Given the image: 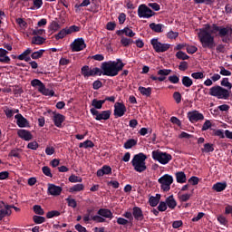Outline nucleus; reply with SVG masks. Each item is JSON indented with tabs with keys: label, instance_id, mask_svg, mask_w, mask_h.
Segmentation results:
<instances>
[{
	"label": "nucleus",
	"instance_id": "10",
	"mask_svg": "<svg viewBox=\"0 0 232 232\" xmlns=\"http://www.w3.org/2000/svg\"><path fill=\"white\" fill-rule=\"evenodd\" d=\"M138 15L143 19H150L155 15V12L150 9L146 5H140L138 8Z\"/></svg>",
	"mask_w": 232,
	"mask_h": 232
},
{
	"label": "nucleus",
	"instance_id": "16",
	"mask_svg": "<svg viewBox=\"0 0 232 232\" xmlns=\"http://www.w3.org/2000/svg\"><path fill=\"white\" fill-rule=\"evenodd\" d=\"M14 119L16 120V124L19 128H27V126L30 125V122H28V120L22 116V114H16L14 116Z\"/></svg>",
	"mask_w": 232,
	"mask_h": 232
},
{
	"label": "nucleus",
	"instance_id": "7",
	"mask_svg": "<svg viewBox=\"0 0 232 232\" xmlns=\"http://www.w3.org/2000/svg\"><path fill=\"white\" fill-rule=\"evenodd\" d=\"M150 44L152 45L153 50L157 53H164V52H168V50H169V48H171V44H162L159 41L158 38L151 39Z\"/></svg>",
	"mask_w": 232,
	"mask_h": 232
},
{
	"label": "nucleus",
	"instance_id": "64",
	"mask_svg": "<svg viewBox=\"0 0 232 232\" xmlns=\"http://www.w3.org/2000/svg\"><path fill=\"white\" fill-rule=\"evenodd\" d=\"M191 77L193 79H204V72H193L191 74Z\"/></svg>",
	"mask_w": 232,
	"mask_h": 232
},
{
	"label": "nucleus",
	"instance_id": "50",
	"mask_svg": "<svg viewBox=\"0 0 232 232\" xmlns=\"http://www.w3.org/2000/svg\"><path fill=\"white\" fill-rule=\"evenodd\" d=\"M131 43H133V40H131L130 38H126L122 36L121 39V44H122V46H130Z\"/></svg>",
	"mask_w": 232,
	"mask_h": 232
},
{
	"label": "nucleus",
	"instance_id": "1",
	"mask_svg": "<svg viewBox=\"0 0 232 232\" xmlns=\"http://www.w3.org/2000/svg\"><path fill=\"white\" fill-rule=\"evenodd\" d=\"M217 32H219V37H226V35L231 32V28L220 27L215 24H213L212 26L209 25V24H205L204 28L199 29L198 34V37L202 45V48L215 50L217 43H215V36L211 34H217Z\"/></svg>",
	"mask_w": 232,
	"mask_h": 232
},
{
	"label": "nucleus",
	"instance_id": "41",
	"mask_svg": "<svg viewBox=\"0 0 232 232\" xmlns=\"http://www.w3.org/2000/svg\"><path fill=\"white\" fill-rule=\"evenodd\" d=\"M93 146H95V144H93V142L90 140H87L82 143L79 144V148H93Z\"/></svg>",
	"mask_w": 232,
	"mask_h": 232
},
{
	"label": "nucleus",
	"instance_id": "38",
	"mask_svg": "<svg viewBox=\"0 0 232 232\" xmlns=\"http://www.w3.org/2000/svg\"><path fill=\"white\" fill-rule=\"evenodd\" d=\"M44 41H46V38L41 37V36H34L32 39V44H44Z\"/></svg>",
	"mask_w": 232,
	"mask_h": 232
},
{
	"label": "nucleus",
	"instance_id": "39",
	"mask_svg": "<svg viewBox=\"0 0 232 232\" xmlns=\"http://www.w3.org/2000/svg\"><path fill=\"white\" fill-rule=\"evenodd\" d=\"M121 34H124L127 37H135V33L130 27H125L121 31H119Z\"/></svg>",
	"mask_w": 232,
	"mask_h": 232
},
{
	"label": "nucleus",
	"instance_id": "6",
	"mask_svg": "<svg viewBox=\"0 0 232 232\" xmlns=\"http://www.w3.org/2000/svg\"><path fill=\"white\" fill-rule=\"evenodd\" d=\"M209 95L217 97V99H228L229 91L220 85L213 86L209 89Z\"/></svg>",
	"mask_w": 232,
	"mask_h": 232
},
{
	"label": "nucleus",
	"instance_id": "31",
	"mask_svg": "<svg viewBox=\"0 0 232 232\" xmlns=\"http://www.w3.org/2000/svg\"><path fill=\"white\" fill-rule=\"evenodd\" d=\"M176 180L179 184H185L187 179H186V173L183 171H179L176 173Z\"/></svg>",
	"mask_w": 232,
	"mask_h": 232
},
{
	"label": "nucleus",
	"instance_id": "48",
	"mask_svg": "<svg viewBox=\"0 0 232 232\" xmlns=\"http://www.w3.org/2000/svg\"><path fill=\"white\" fill-rule=\"evenodd\" d=\"M33 209L36 215H44V209L40 205H34Z\"/></svg>",
	"mask_w": 232,
	"mask_h": 232
},
{
	"label": "nucleus",
	"instance_id": "13",
	"mask_svg": "<svg viewBox=\"0 0 232 232\" xmlns=\"http://www.w3.org/2000/svg\"><path fill=\"white\" fill-rule=\"evenodd\" d=\"M12 215V207L5 205V202H0V220H3L5 217Z\"/></svg>",
	"mask_w": 232,
	"mask_h": 232
},
{
	"label": "nucleus",
	"instance_id": "40",
	"mask_svg": "<svg viewBox=\"0 0 232 232\" xmlns=\"http://www.w3.org/2000/svg\"><path fill=\"white\" fill-rule=\"evenodd\" d=\"M44 53V49H41L39 51L32 53L31 58L34 59V60L41 59V57H43Z\"/></svg>",
	"mask_w": 232,
	"mask_h": 232
},
{
	"label": "nucleus",
	"instance_id": "61",
	"mask_svg": "<svg viewBox=\"0 0 232 232\" xmlns=\"http://www.w3.org/2000/svg\"><path fill=\"white\" fill-rule=\"evenodd\" d=\"M93 90H99L100 88H102V82L100 80H96L92 83Z\"/></svg>",
	"mask_w": 232,
	"mask_h": 232
},
{
	"label": "nucleus",
	"instance_id": "14",
	"mask_svg": "<svg viewBox=\"0 0 232 232\" xmlns=\"http://www.w3.org/2000/svg\"><path fill=\"white\" fill-rule=\"evenodd\" d=\"M47 193L48 195H52V197H59L63 193V187L56 186L55 184H48Z\"/></svg>",
	"mask_w": 232,
	"mask_h": 232
},
{
	"label": "nucleus",
	"instance_id": "11",
	"mask_svg": "<svg viewBox=\"0 0 232 232\" xmlns=\"http://www.w3.org/2000/svg\"><path fill=\"white\" fill-rule=\"evenodd\" d=\"M86 48V43L82 38H77L71 44L72 52H81Z\"/></svg>",
	"mask_w": 232,
	"mask_h": 232
},
{
	"label": "nucleus",
	"instance_id": "18",
	"mask_svg": "<svg viewBox=\"0 0 232 232\" xmlns=\"http://www.w3.org/2000/svg\"><path fill=\"white\" fill-rule=\"evenodd\" d=\"M53 121L54 126H56V128H62L63 123L65 121V117H64V115H63L61 113H57V114L53 115Z\"/></svg>",
	"mask_w": 232,
	"mask_h": 232
},
{
	"label": "nucleus",
	"instance_id": "2",
	"mask_svg": "<svg viewBox=\"0 0 232 232\" xmlns=\"http://www.w3.org/2000/svg\"><path fill=\"white\" fill-rule=\"evenodd\" d=\"M125 64L122 60L117 59V61L103 62L101 66L102 75H106L107 77H117L119 72H121Z\"/></svg>",
	"mask_w": 232,
	"mask_h": 232
},
{
	"label": "nucleus",
	"instance_id": "12",
	"mask_svg": "<svg viewBox=\"0 0 232 232\" xmlns=\"http://www.w3.org/2000/svg\"><path fill=\"white\" fill-rule=\"evenodd\" d=\"M187 117L189 122H198V121H204V114L198 111H191L187 113Z\"/></svg>",
	"mask_w": 232,
	"mask_h": 232
},
{
	"label": "nucleus",
	"instance_id": "58",
	"mask_svg": "<svg viewBox=\"0 0 232 232\" xmlns=\"http://www.w3.org/2000/svg\"><path fill=\"white\" fill-rule=\"evenodd\" d=\"M179 198L180 202H188V200H189V198H191V194L179 195Z\"/></svg>",
	"mask_w": 232,
	"mask_h": 232
},
{
	"label": "nucleus",
	"instance_id": "33",
	"mask_svg": "<svg viewBox=\"0 0 232 232\" xmlns=\"http://www.w3.org/2000/svg\"><path fill=\"white\" fill-rule=\"evenodd\" d=\"M138 90L141 93V95H144L145 97H150V95H151V87L146 88L143 86H140Z\"/></svg>",
	"mask_w": 232,
	"mask_h": 232
},
{
	"label": "nucleus",
	"instance_id": "36",
	"mask_svg": "<svg viewBox=\"0 0 232 232\" xmlns=\"http://www.w3.org/2000/svg\"><path fill=\"white\" fill-rule=\"evenodd\" d=\"M105 101L104 100H97V99H93L92 102V106L96 109V110H101L102 108V104H104Z\"/></svg>",
	"mask_w": 232,
	"mask_h": 232
},
{
	"label": "nucleus",
	"instance_id": "51",
	"mask_svg": "<svg viewBox=\"0 0 232 232\" xmlns=\"http://www.w3.org/2000/svg\"><path fill=\"white\" fill-rule=\"evenodd\" d=\"M221 86H224L225 88H228V90H231L232 84L229 82L228 78H223L221 81Z\"/></svg>",
	"mask_w": 232,
	"mask_h": 232
},
{
	"label": "nucleus",
	"instance_id": "29",
	"mask_svg": "<svg viewBox=\"0 0 232 232\" xmlns=\"http://www.w3.org/2000/svg\"><path fill=\"white\" fill-rule=\"evenodd\" d=\"M149 26H150V30H152V32H156V34L162 33V28H164V24H155V23L150 24Z\"/></svg>",
	"mask_w": 232,
	"mask_h": 232
},
{
	"label": "nucleus",
	"instance_id": "37",
	"mask_svg": "<svg viewBox=\"0 0 232 232\" xmlns=\"http://www.w3.org/2000/svg\"><path fill=\"white\" fill-rule=\"evenodd\" d=\"M201 151L203 153H212V151H215V148L213 147V144L205 143L204 148L201 149Z\"/></svg>",
	"mask_w": 232,
	"mask_h": 232
},
{
	"label": "nucleus",
	"instance_id": "56",
	"mask_svg": "<svg viewBox=\"0 0 232 232\" xmlns=\"http://www.w3.org/2000/svg\"><path fill=\"white\" fill-rule=\"evenodd\" d=\"M220 75H223L225 77H230L231 75V71L224 68V67H220V72H219Z\"/></svg>",
	"mask_w": 232,
	"mask_h": 232
},
{
	"label": "nucleus",
	"instance_id": "30",
	"mask_svg": "<svg viewBox=\"0 0 232 232\" xmlns=\"http://www.w3.org/2000/svg\"><path fill=\"white\" fill-rule=\"evenodd\" d=\"M70 193H79V191H84V184L79 183L73 185L69 188Z\"/></svg>",
	"mask_w": 232,
	"mask_h": 232
},
{
	"label": "nucleus",
	"instance_id": "49",
	"mask_svg": "<svg viewBox=\"0 0 232 232\" xmlns=\"http://www.w3.org/2000/svg\"><path fill=\"white\" fill-rule=\"evenodd\" d=\"M173 99L177 104H180V102H182V94L179 92H175L173 93Z\"/></svg>",
	"mask_w": 232,
	"mask_h": 232
},
{
	"label": "nucleus",
	"instance_id": "52",
	"mask_svg": "<svg viewBox=\"0 0 232 232\" xmlns=\"http://www.w3.org/2000/svg\"><path fill=\"white\" fill-rule=\"evenodd\" d=\"M42 171L44 175H45L46 177H51V178L53 177V175H52V169H50L48 166L43 167Z\"/></svg>",
	"mask_w": 232,
	"mask_h": 232
},
{
	"label": "nucleus",
	"instance_id": "63",
	"mask_svg": "<svg viewBox=\"0 0 232 232\" xmlns=\"http://www.w3.org/2000/svg\"><path fill=\"white\" fill-rule=\"evenodd\" d=\"M167 37H168V39H177V37H179V33L178 32L169 31L167 34Z\"/></svg>",
	"mask_w": 232,
	"mask_h": 232
},
{
	"label": "nucleus",
	"instance_id": "46",
	"mask_svg": "<svg viewBox=\"0 0 232 232\" xmlns=\"http://www.w3.org/2000/svg\"><path fill=\"white\" fill-rule=\"evenodd\" d=\"M33 220L34 224H44V222H46V218L41 216H34Z\"/></svg>",
	"mask_w": 232,
	"mask_h": 232
},
{
	"label": "nucleus",
	"instance_id": "15",
	"mask_svg": "<svg viewBox=\"0 0 232 232\" xmlns=\"http://www.w3.org/2000/svg\"><path fill=\"white\" fill-rule=\"evenodd\" d=\"M124 113H126V105H124V103L116 102L114 104L115 117H123Z\"/></svg>",
	"mask_w": 232,
	"mask_h": 232
},
{
	"label": "nucleus",
	"instance_id": "54",
	"mask_svg": "<svg viewBox=\"0 0 232 232\" xmlns=\"http://www.w3.org/2000/svg\"><path fill=\"white\" fill-rule=\"evenodd\" d=\"M66 202H67L69 208H77V201H75L74 198H67Z\"/></svg>",
	"mask_w": 232,
	"mask_h": 232
},
{
	"label": "nucleus",
	"instance_id": "59",
	"mask_svg": "<svg viewBox=\"0 0 232 232\" xmlns=\"http://www.w3.org/2000/svg\"><path fill=\"white\" fill-rule=\"evenodd\" d=\"M166 209H168V205L166 203V201H160L159 206H158V211H166Z\"/></svg>",
	"mask_w": 232,
	"mask_h": 232
},
{
	"label": "nucleus",
	"instance_id": "3",
	"mask_svg": "<svg viewBox=\"0 0 232 232\" xmlns=\"http://www.w3.org/2000/svg\"><path fill=\"white\" fill-rule=\"evenodd\" d=\"M146 159H148V157L142 152L134 155L131 164L138 173H143V171L148 169V167H146Z\"/></svg>",
	"mask_w": 232,
	"mask_h": 232
},
{
	"label": "nucleus",
	"instance_id": "9",
	"mask_svg": "<svg viewBox=\"0 0 232 232\" xmlns=\"http://www.w3.org/2000/svg\"><path fill=\"white\" fill-rule=\"evenodd\" d=\"M82 75L83 77H95V75H102V70L99 67L90 68L88 65H84L81 69Z\"/></svg>",
	"mask_w": 232,
	"mask_h": 232
},
{
	"label": "nucleus",
	"instance_id": "35",
	"mask_svg": "<svg viewBox=\"0 0 232 232\" xmlns=\"http://www.w3.org/2000/svg\"><path fill=\"white\" fill-rule=\"evenodd\" d=\"M67 35H70L68 33V29L64 28L62 29L57 34L54 35L56 41H59V39H64Z\"/></svg>",
	"mask_w": 232,
	"mask_h": 232
},
{
	"label": "nucleus",
	"instance_id": "34",
	"mask_svg": "<svg viewBox=\"0 0 232 232\" xmlns=\"http://www.w3.org/2000/svg\"><path fill=\"white\" fill-rule=\"evenodd\" d=\"M133 146H137V140L130 139L124 143L123 148L125 150H131Z\"/></svg>",
	"mask_w": 232,
	"mask_h": 232
},
{
	"label": "nucleus",
	"instance_id": "17",
	"mask_svg": "<svg viewBox=\"0 0 232 232\" xmlns=\"http://www.w3.org/2000/svg\"><path fill=\"white\" fill-rule=\"evenodd\" d=\"M17 135L20 139H23V140H32V139L34 138V136L32 135V132L24 129L19 130L17 131Z\"/></svg>",
	"mask_w": 232,
	"mask_h": 232
},
{
	"label": "nucleus",
	"instance_id": "26",
	"mask_svg": "<svg viewBox=\"0 0 232 232\" xmlns=\"http://www.w3.org/2000/svg\"><path fill=\"white\" fill-rule=\"evenodd\" d=\"M165 203L167 204L168 208H169V209H175V208H177V200H175L173 195L169 196L166 198Z\"/></svg>",
	"mask_w": 232,
	"mask_h": 232
},
{
	"label": "nucleus",
	"instance_id": "24",
	"mask_svg": "<svg viewBox=\"0 0 232 232\" xmlns=\"http://www.w3.org/2000/svg\"><path fill=\"white\" fill-rule=\"evenodd\" d=\"M111 115V111H102V112L98 113V116L95 117L96 121H108Z\"/></svg>",
	"mask_w": 232,
	"mask_h": 232
},
{
	"label": "nucleus",
	"instance_id": "20",
	"mask_svg": "<svg viewBox=\"0 0 232 232\" xmlns=\"http://www.w3.org/2000/svg\"><path fill=\"white\" fill-rule=\"evenodd\" d=\"M132 215L135 220H144V214H142V209H140L139 207H134L132 208Z\"/></svg>",
	"mask_w": 232,
	"mask_h": 232
},
{
	"label": "nucleus",
	"instance_id": "8",
	"mask_svg": "<svg viewBox=\"0 0 232 232\" xmlns=\"http://www.w3.org/2000/svg\"><path fill=\"white\" fill-rule=\"evenodd\" d=\"M159 184L162 191L168 192L171 189V184H173V176L165 174L158 179Z\"/></svg>",
	"mask_w": 232,
	"mask_h": 232
},
{
	"label": "nucleus",
	"instance_id": "32",
	"mask_svg": "<svg viewBox=\"0 0 232 232\" xmlns=\"http://www.w3.org/2000/svg\"><path fill=\"white\" fill-rule=\"evenodd\" d=\"M181 82L185 88H191L193 86V80L188 76H183L181 79Z\"/></svg>",
	"mask_w": 232,
	"mask_h": 232
},
{
	"label": "nucleus",
	"instance_id": "25",
	"mask_svg": "<svg viewBox=\"0 0 232 232\" xmlns=\"http://www.w3.org/2000/svg\"><path fill=\"white\" fill-rule=\"evenodd\" d=\"M0 63H5L8 64L10 63V58L8 57V51L0 48Z\"/></svg>",
	"mask_w": 232,
	"mask_h": 232
},
{
	"label": "nucleus",
	"instance_id": "55",
	"mask_svg": "<svg viewBox=\"0 0 232 232\" xmlns=\"http://www.w3.org/2000/svg\"><path fill=\"white\" fill-rule=\"evenodd\" d=\"M81 31V27L77 26V25H71L69 28H67V33L70 34H73L75 32H80Z\"/></svg>",
	"mask_w": 232,
	"mask_h": 232
},
{
	"label": "nucleus",
	"instance_id": "22",
	"mask_svg": "<svg viewBox=\"0 0 232 232\" xmlns=\"http://www.w3.org/2000/svg\"><path fill=\"white\" fill-rule=\"evenodd\" d=\"M169 73H171V70L160 69V71H158V75H160V77H158V81H160V82L166 81V76L169 75Z\"/></svg>",
	"mask_w": 232,
	"mask_h": 232
},
{
	"label": "nucleus",
	"instance_id": "43",
	"mask_svg": "<svg viewBox=\"0 0 232 232\" xmlns=\"http://www.w3.org/2000/svg\"><path fill=\"white\" fill-rule=\"evenodd\" d=\"M176 57L177 59H180L181 61H187V59H189V56L187 55V53L182 51H179L176 53Z\"/></svg>",
	"mask_w": 232,
	"mask_h": 232
},
{
	"label": "nucleus",
	"instance_id": "21",
	"mask_svg": "<svg viewBox=\"0 0 232 232\" xmlns=\"http://www.w3.org/2000/svg\"><path fill=\"white\" fill-rule=\"evenodd\" d=\"M97 177H104V175H111V167L105 165L97 170Z\"/></svg>",
	"mask_w": 232,
	"mask_h": 232
},
{
	"label": "nucleus",
	"instance_id": "42",
	"mask_svg": "<svg viewBox=\"0 0 232 232\" xmlns=\"http://www.w3.org/2000/svg\"><path fill=\"white\" fill-rule=\"evenodd\" d=\"M16 23H17L18 26L21 28V30H26L28 24L24 21V19L17 18Z\"/></svg>",
	"mask_w": 232,
	"mask_h": 232
},
{
	"label": "nucleus",
	"instance_id": "44",
	"mask_svg": "<svg viewBox=\"0 0 232 232\" xmlns=\"http://www.w3.org/2000/svg\"><path fill=\"white\" fill-rule=\"evenodd\" d=\"M61 212L59 210H51L47 212L46 218H53V217H60Z\"/></svg>",
	"mask_w": 232,
	"mask_h": 232
},
{
	"label": "nucleus",
	"instance_id": "5",
	"mask_svg": "<svg viewBox=\"0 0 232 232\" xmlns=\"http://www.w3.org/2000/svg\"><path fill=\"white\" fill-rule=\"evenodd\" d=\"M31 86L34 88L38 86V92L46 97H53V95H55V92H53V90L47 89L44 83H43L39 79L32 80Z\"/></svg>",
	"mask_w": 232,
	"mask_h": 232
},
{
	"label": "nucleus",
	"instance_id": "23",
	"mask_svg": "<svg viewBox=\"0 0 232 232\" xmlns=\"http://www.w3.org/2000/svg\"><path fill=\"white\" fill-rule=\"evenodd\" d=\"M98 215H100V217H103V218H113V213H111V210L107 208L99 209Z\"/></svg>",
	"mask_w": 232,
	"mask_h": 232
},
{
	"label": "nucleus",
	"instance_id": "62",
	"mask_svg": "<svg viewBox=\"0 0 232 232\" xmlns=\"http://www.w3.org/2000/svg\"><path fill=\"white\" fill-rule=\"evenodd\" d=\"M28 150H37L39 148V143L37 141L29 142L27 145Z\"/></svg>",
	"mask_w": 232,
	"mask_h": 232
},
{
	"label": "nucleus",
	"instance_id": "19",
	"mask_svg": "<svg viewBox=\"0 0 232 232\" xmlns=\"http://www.w3.org/2000/svg\"><path fill=\"white\" fill-rule=\"evenodd\" d=\"M30 53H32V49L27 48L24 53L17 56V59L19 61H25V63H30V61H32Z\"/></svg>",
	"mask_w": 232,
	"mask_h": 232
},
{
	"label": "nucleus",
	"instance_id": "45",
	"mask_svg": "<svg viewBox=\"0 0 232 232\" xmlns=\"http://www.w3.org/2000/svg\"><path fill=\"white\" fill-rule=\"evenodd\" d=\"M60 29H61V24H59V23H57L56 21H53L51 23L49 30H51L52 32H57V30H60Z\"/></svg>",
	"mask_w": 232,
	"mask_h": 232
},
{
	"label": "nucleus",
	"instance_id": "60",
	"mask_svg": "<svg viewBox=\"0 0 232 232\" xmlns=\"http://www.w3.org/2000/svg\"><path fill=\"white\" fill-rule=\"evenodd\" d=\"M187 52L188 53H196L197 50H198V48H197V46L195 45H188L187 48H186Z\"/></svg>",
	"mask_w": 232,
	"mask_h": 232
},
{
	"label": "nucleus",
	"instance_id": "53",
	"mask_svg": "<svg viewBox=\"0 0 232 232\" xmlns=\"http://www.w3.org/2000/svg\"><path fill=\"white\" fill-rule=\"evenodd\" d=\"M69 182H72V183L82 182V178L77 177L75 175H71L69 177Z\"/></svg>",
	"mask_w": 232,
	"mask_h": 232
},
{
	"label": "nucleus",
	"instance_id": "27",
	"mask_svg": "<svg viewBox=\"0 0 232 232\" xmlns=\"http://www.w3.org/2000/svg\"><path fill=\"white\" fill-rule=\"evenodd\" d=\"M227 188V183L226 182H218L213 185L212 189L217 191V193H220V191H224Z\"/></svg>",
	"mask_w": 232,
	"mask_h": 232
},
{
	"label": "nucleus",
	"instance_id": "57",
	"mask_svg": "<svg viewBox=\"0 0 232 232\" xmlns=\"http://www.w3.org/2000/svg\"><path fill=\"white\" fill-rule=\"evenodd\" d=\"M169 81L172 84H179L180 78H179V76L177 75H171V76H169Z\"/></svg>",
	"mask_w": 232,
	"mask_h": 232
},
{
	"label": "nucleus",
	"instance_id": "4",
	"mask_svg": "<svg viewBox=\"0 0 232 232\" xmlns=\"http://www.w3.org/2000/svg\"><path fill=\"white\" fill-rule=\"evenodd\" d=\"M152 159L153 160H157L160 164L166 166V164H169V161L173 159L171 154L163 152L160 150H153L152 151Z\"/></svg>",
	"mask_w": 232,
	"mask_h": 232
},
{
	"label": "nucleus",
	"instance_id": "47",
	"mask_svg": "<svg viewBox=\"0 0 232 232\" xmlns=\"http://www.w3.org/2000/svg\"><path fill=\"white\" fill-rule=\"evenodd\" d=\"M4 112H5V116L7 117V119H12V117H14V113H15L14 109H10L8 107L5 108Z\"/></svg>",
	"mask_w": 232,
	"mask_h": 232
},
{
	"label": "nucleus",
	"instance_id": "28",
	"mask_svg": "<svg viewBox=\"0 0 232 232\" xmlns=\"http://www.w3.org/2000/svg\"><path fill=\"white\" fill-rule=\"evenodd\" d=\"M160 202V194H156V196H151L149 198V204L151 208L157 207V205Z\"/></svg>",
	"mask_w": 232,
	"mask_h": 232
}]
</instances>
